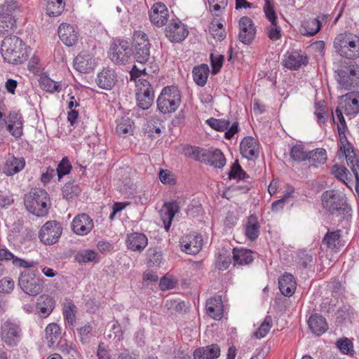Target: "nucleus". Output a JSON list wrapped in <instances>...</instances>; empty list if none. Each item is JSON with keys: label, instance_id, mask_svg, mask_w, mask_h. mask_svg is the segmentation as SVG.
Here are the masks:
<instances>
[{"label": "nucleus", "instance_id": "nucleus-1", "mask_svg": "<svg viewBox=\"0 0 359 359\" xmlns=\"http://www.w3.org/2000/svg\"><path fill=\"white\" fill-rule=\"evenodd\" d=\"M323 208L339 219L348 220L352 209L347 203L345 194L337 190H327L321 195Z\"/></svg>", "mask_w": 359, "mask_h": 359}, {"label": "nucleus", "instance_id": "nucleus-2", "mask_svg": "<svg viewBox=\"0 0 359 359\" xmlns=\"http://www.w3.org/2000/svg\"><path fill=\"white\" fill-rule=\"evenodd\" d=\"M22 40L17 36H7L2 41L1 53L10 64H22L28 59Z\"/></svg>", "mask_w": 359, "mask_h": 359}, {"label": "nucleus", "instance_id": "nucleus-3", "mask_svg": "<svg viewBox=\"0 0 359 359\" xmlns=\"http://www.w3.org/2000/svg\"><path fill=\"white\" fill-rule=\"evenodd\" d=\"M334 48L341 57L357 59L359 57V36L349 32L340 34L334 39Z\"/></svg>", "mask_w": 359, "mask_h": 359}, {"label": "nucleus", "instance_id": "nucleus-4", "mask_svg": "<svg viewBox=\"0 0 359 359\" xmlns=\"http://www.w3.org/2000/svg\"><path fill=\"white\" fill-rule=\"evenodd\" d=\"M48 193L41 189H33L25 197L27 210L37 217H43L48 213Z\"/></svg>", "mask_w": 359, "mask_h": 359}, {"label": "nucleus", "instance_id": "nucleus-5", "mask_svg": "<svg viewBox=\"0 0 359 359\" xmlns=\"http://www.w3.org/2000/svg\"><path fill=\"white\" fill-rule=\"evenodd\" d=\"M18 285L29 296H37L43 288V280L37 270H27L19 276Z\"/></svg>", "mask_w": 359, "mask_h": 359}, {"label": "nucleus", "instance_id": "nucleus-6", "mask_svg": "<svg viewBox=\"0 0 359 359\" xmlns=\"http://www.w3.org/2000/svg\"><path fill=\"white\" fill-rule=\"evenodd\" d=\"M180 103V92L177 88L174 86L164 87L157 99L158 109L163 114L175 111Z\"/></svg>", "mask_w": 359, "mask_h": 359}, {"label": "nucleus", "instance_id": "nucleus-7", "mask_svg": "<svg viewBox=\"0 0 359 359\" xmlns=\"http://www.w3.org/2000/svg\"><path fill=\"white\" fill-rule=\"evenodd\" d=\"M150 48L147 35L140 31L135 32L131 48L135 61L140 65H145L149 59Z\"/></svg>", "mask_w": 359, "mask_h": 359}, {"label": "nucleus", "instance_id": "nucleus-8", "mask_svg": "<svg viewBox=\"0 0 359 359\" xmlns=\"http://www.w3.org/2000/svg\"><path fill=\"white\" fill-rule=\"evenodd\" d=\"M340 151L345 156L347 165L350 167L355 178V191L359 193V159L356 158L352 144L348 141L345 134L341 132L339 127Z\"/></svg>", "mask_w": 359, "mask_h": 359}, {"label": "nucleus", "instance_id": "nucleus-9", "mask_svg": "<svg viewBox=\"0 0 359 359\" xmlns=\"http://www.w3.org/2000/svg\"><path fill=\"white\" fill-rule=\"evenodd\" d=\"M22 330L19 323L8 319L1 325L0 337L1 340L8 346L18 345L21 337Z\"/></svg>", "mask_w": 359, "mask_h": 359}, {"label": "nucleus", "instance_id": "nucleus-10", "mask_svg": "<svg viewBox=\"0 0 359 359\" xmlns=\"http://www.w3.org/2000/svg\"><path fill=\"white\" fill-rule=\"evenodd\" d=\"M109 58L117 65L126 64L130 59L131 48L129 43L123 39H116L109 50Z\"/></svg>", "mask_w": 359, "mask_h": 359}, {"label": "nucleus", "instance_id": "nucleus-11", "mask_svg": "<svg viewBox=\"0 0 359 359\" xmlns=\"http://www.w3.org/2000/svg\"><path fill=\"white\" fill-rule=\"evenodd\" d=\"M338 82L346 90L359 85V65L351 62L338 71Z\"/></svg>", "mask_w": 359, "mask_h": 359}, {"label": "nucleus", "instance_id": "nucleus-12", "mask_svg": "<svg viewBox=\"0 0 359 359\" xmlns=\"http://www.w3.org/2000/svg\"><path fill=\"white\" fill-rule=\"evenodd\" d=\"M137 91L136 93V100L137 106L143 109H148L152 104L154 98V93L150 83L142 79H139L137 82Z\"/></svg>", "mask_w": 359, "mask_h": 359}, {"label": "nucleus", "instance_id": "nucleus-13", "mask_svg": "<svg viewBox=\"0 0 359 359\" xmlns=\"http://www.w3.org/2000/svg\"><path fill=\"white\" fill-rule=\"evenodd\" d=\"M62 231L61 224L55 220L46 222L39 231L40 241L45 245L55 243L60 237Z\"/></svg>", "mask_w": 359, "mask_h": 359}, {"label": "nucleus", "instance_id": "nucleus-14", "mask_svg": "<svg viewBox=\"0 0 359 359\" xmlns=\"http://www.w3.org/2000/svg\"><path fill=\"white\" fill-rule=\"evenodd\" d=\"M239 41L245 45L252 43L256 34V28L252 20L248 16L242 17L239 20Z\"/></svg>", "mask_w": 359, "mask_h": 359}, {"label": "nucleus", "instance_id": "nucleus-15", "mask_svg": "<svg viewBox=\"0 0 359 359\" xmlns=\"http://www.w3.org/2000/svg\"><path fill=\"white\" fill-rule=\"evenodd\" d=\"M180 243L183 252L189 255H196L202 248L203 238L200 234L191 233L182 236Z\"/></svg>", "mask_w": 359, "mask_h": 359}, {"label": "nucleus", "instance_id": "nucleus-16", "mask_svg": "<svg viewBox=\"0 0 359 359\" xmlns=\"http://www.w3.org/2000/svg\"><path fill=\"white\" fill-rule=\"evenodd\" d=\"M241 155L248 160L256 159L259 155V143L251 136L245 137L240 144Z\"/></svg>", "mask_w": 359, "mask_h": 359}, {"label": "nucleus", "instance_id": "nucleus-17", "mask_svg": "<svg viewBox=\"0 0 359 359\" xmlns=\"http://www.w3.org/2000/svg\"><path fill=\"white\" fill-rule=\"evenodd\" d=\"M166 37L172 42H181L188 35L189 31L179 20H172L165 29Z\"/></svg>", "mask_w": 359, "mask_h": 359}, {"label": "nucleus", "instance_id": "nucleus-18", "mask_svg": "<svg viewBox=\"0 0 359 359\" xmlns=\"http://www.w3.org/2000/svg\"><path fill=\"white\" fill-rule=\"evenodd\" d=\"M307 63V55L297 50L287 52L283 60V66L291 70H297Z\"/></svg>", "mask_w": 359, "mask_h": 359}, {"label": "nucleus", "instance_id": "nucleus-19", "mask_svg": "<svg viewBox=\"0 0 359 359\" xmlns=\"http://www.w3.org/2000/svg\"><path fill=\"white\" fill-rule=\"evenodd\" d=\"M5 126L10 134L15 138L20 137L23 134V118L19 112H10L7 116Z\"/></svg>", "mask_w": 359, "mask_h": 359}, {"label": "nucleus", "instance_id": "nucleus-20", "mask_svg": "<svg viewBox=\"0 0 359 359\" xmlns=\"http://www.w3.org/2000/svg\"><path fill=\"white\" fill-rule=\"evenodd\" d=\"M93 219L85 213L76 216L72 222L73 231L76 234L81 236L88 234L93 229Z\"/></svg>", "mask_w": 359, "mask_h": 359}, {"label": "nucleus", "instance_id": "nucleus-21", "mask_svg": "<svg viewBox=\"0 0 359 359\" xmlns=\"http://www.w3.org/2000/svg\"><path fill=\"white\" fill-rule=\"evenodd\" d=\"M179 210L180 206L177 201L164 203L160 210L159 214L167 231L170 227L175 215L178 212Z\"/></svg>", "mask_w": 359, "mask_h": 359}, {"label": "nucleus", "instance_id": "nucleus-22", "mask_svg": "<svg viewBox=\"0 0 359 359\" xmlns=\"http://www.w3.org/2000/svg\"><path fill=\"white\" fill-rule=\"evenodd\" d=\"M96 65L93 56L86 52L80 53L74 60V68L81 73H89Z\"/></svg>", "mask_w": 359, "mask_h": 359}, {"label": "nucleus", "instance_id": "nucleus-23", "mask_svg": "<svg viewBox=\"0 0 359 359\" xmlns=\"http://www.w3.org/2000/svg\"><path fill=\"white\" fill-rule=\"evenodd\" d=\"M168 10L165 5L161 2L156 3L149 12L151 22L157 27H162L168 20Z\"/></svg>", "mask_w": 359, "mask_h": 359}, {"label": "nucleus", "instance_id": "nucleus-24", "mask_svg": "<svg viewBox=\"0 0 359 359\" xmlns=\"http://www.w3.org/2000/svg\"><path fill=\"white\" fill-rule=\"evenodd\" d=\"M341 104L347 115L359 113V92L352 91L341 96Z\"/></svg>", "mask_w": 359, "mask_h": 359}, {"label": "nucleus", "instance_id": "nucleus-25", "mask_svg": "<svg viewBox=\"0 0 359 359\" xmlns=\"http://www.w3.org/2000/svg\"><path fill=\"white\" fill-rule=\"evenodd\" d=\"M117 81L115 71L110 68H104L97 76L95 82L102 89L111 90Z\"/></svg>", "mask_w": 359, "mask_h": 359}, {"label": "nucleus", "instance_id": "nucleus-26", "mask_svg": "<svg viewBox=\"0 0 359 359\" xmlns=\"http://www.w3.org/2000/svg\"><path fill=\"white\" fill-rule=\"evenodd\" d=\"M147 244L148 239L144 233L134 232L127 236L126 245L128 250L141 252Z\"/></svg>", "mask_w": 359, "mask_h": 359}, {"label": "nucleus", "instance_id": "nucleus-27", "mask_svg": "<svg viewBox=\"0 0 359 359\" xmlns=\"http://www.w3.org/2000/svg\"><path fill=\"white\" fill-rule=\"evenodd\" d=\"M57 32L60 40L67 46L74 45L78 40L77 32L74 27L69 24H61Z\"/></svg>", "mask_w": 359, "mask_h": 359}, {"label": "nucleus", "instance_id": "nucleus-28", "mask_svg": "<svg viewBox=\"0 0 359 359\" xmlns=\"http://www.w3.org/2000/svg\"><path fill=\"white\" fill-rule=\"evenodd\" d=\"M205 309L207 314L215 320H220L223 316V303L221 297H215L207 300Z\"/></svg>", "mask_w": 359, "mask_h": 359}, {"label": "nucleus", "instance_id": "nucleus-29", "mask_svg": "<svg viewBox=\"0 0 359 359\" xmlns=\"http://www.w3.org/2000/svg\"><path fill=\"white\" fill-rule=\"evenodd\" d=\"M25 165L24 158H16L9 155L3 167V172L8 176H11L22 170Z\"/></svg>", "mask_w": 359, "mask_h": 359}, {"label": "nucleus", "instance_id": "nucleus-30", "mask_svg": "<svg viewBox=\"0 0 359 359\" xmlns=\"http://www.w3.org/2000/svg\"><path fill=\"white\" fill-rule=\"evenodd\" d=\"M220 355V347L217 344L200 347L194 352V359H216Z\"/></svg>", "mask_w": 359, "mask_h": 359}, {"label": "nucleus", "instance_id": "nucleus-31", "mask_svg": "<svg viewBox=\"0 0 359 359\" xmlns=\"http://www.w3.org/2000/svg\"><path fill=\"white\" fill-rule=\"evenodd\" d=\"M308 324L311 332L317 336L322 335L328 330L325 318L318 314L312 315L308 320Z\"/></svg>", "mask_w": 359, "mask_h": 359}, {"label": "nucleus", "instance_id": "nucleus-32", "mask_svg": "<svg viewBox=\"0 0 359 359\" xmlns=\"http://www.w3.org/2000/svg\"><path fill=\"white\" fill-rule=\"evenodd\" d=\"M296 282L294 276L290 273H285L278 280L279 289L285 297H291L296 290Z\"/></svg>", "mask_w": 359, "mask_h": 359}, {"label": "nucleus", "instance_id": "nucleus-33", "mask_svg": "<svg viewBox=\"0 0 359 359\" xmlns=\"http://www.w3.org/2000/svg\"><path fill=\"white\" fill-rule=\"evenodd\" d=\"M340 233V230L332 231L328 230L323 239V243L332 250L339 251L343 245Z\"/></svg>", "mask_w": 359, "mask_h": 359}, {"label": "nucleus", "instance_id": "nucleus-34", "mask_svg": "<svg viewBox=\"0 0 359 359\" xmlns=\"http://www.w3.org/2000/svg\"><path fill=\"white\" fill-rule=\"evenodd\" d=\"M259 233L260 225L257 217L255 215H251L245 224V234L250 241H253L258 238Z\"/></svg>", "mask_w": 359, "mask_h": 359}, {"label": "nucleus", "instance_id": "nucleus-35", "mask_svg": "<svg viewBox=\"0 0 359 359\" xmlns=\"http://www.w3.org/2000/svg\"><path fill=\"white\" fill-rule=\"evenodd\" d=\"M46 339L49 348L57 345L61 337V329L57 323H50L45 329Z\"/></svg>", "mask_w": 359, "mask_h": 359}, {"label": "nucleus", "instance_id": "nucleus-36", "mask_svg": "<svg viewBox=\"0 0 359 359\" xmlns=\"http://www.w3.org/2000/svg\"><path fill=\"white\" fill-rule=\"evenodd\" d=\"M0 260H12L13 265L22 268H32L36 264L34 261L27 262L15 257L13 253L4 248L0 249Z\"/></svg>", "mask_w": 359, "mask_h": 359}, {"label": "nucleus", "instance_id": "nucleus-37", "mask_svg": "<svg viewBox=\"0 0 359 359\" xmlns=\"http://www.w3.org/2000/svg\"><path fill=\"white\" fill-rule=\"evenodd\" d=\"M205 163L215 168H222L226 164V158L221 150L218 149H209L207 161Z\"/></svg>", "mask_w": 359, "mask_h": 359}, {"label": "nucleus", "instance_id": "nucleus-38", "mask_svg": "<svg viewBox=\"0 0 359 359\" xmlns=\"http://www.w3.org/2000/svg\"><path fill=\"white\" fill-rule=\"evenodd\" d=\"M253 252L248 249L237 248L233 249V259L238 265H246L250 264L253 259Z\"/></svg>", "mask_w": 359, "mask_h": 359}, {"label": "nucleus", "instance_id": "nucleus-39", "mask_svg": "<svg viewBox=\"0 0 359 359\" xmlns=\"http://www.w3.org/2000/svg\"><path fill=\"white\" fill-rule=\"evenodd\" d=\"M321 28V22L316 18H311L302 22L299 29L301 34L304 36H313Z\"/></svg>", "mask_w": 359, "mask_h": 359}, {"label": "nucleus", "instance_id": "nucleus-40", "mask_svg": "<svg viewBox=\"0 0 359 359\" xmlns=\"http://www.w3.org/2000/svg\"><path fill=\"white\" fill-rule=\"evenodd\" d=\"M37 307L40 313L47 317L55 308V301L48 295H41L37 299Z\"/></svg>", "mask_w": 359, "mask_h": 359}, {"label": "nucleus", "instance_id": "nucleus-41", "mask_svg": "<svg viewBox=\"0 0 359 359\" xmlns=\"http://www.w3.org/2000/svg\"><path fill=\"white\" fill-rule=\"evenodd\" d=\"M210 69L207 65L202 64L193 69V79L199 86H204L207 83Z\"/></svg>", "mask_w": 359, "mask_h": 359}, {"label": "nucleus", "instance_id": "nucleus-42", "mask_svg": "<svg viewBox=\"0 0 359 359\" xmlns=\"http://www.w3.org/2000/svg\"><path fill=\"white\" fill-rule=\"evenodd\" d=\"M116 131L119 136L126 137L133 134V122L128 117H122L116 121Z\"/></svg>", "mask_w": 359, "mask_h": 359}, {"label": "nucleus", "instance_id": "nucleus-43", "mask_svg": "<svg viewBox=\"0 0 359 359\" xmlns=\"http://www.w3.org/2000/svg\"><path fill=\"white\" fill-rule=\"evenodd\" d=\"M307 160L315 166L318 164H324L327 161L326 150L323 148H317L308 151Z\"/></svg>", "mask_w": 359, "mask_h": 359}, {"label": "nucleus", "instance_id": "nucleus-44", "mask_svg": "<svg viewBox=\"0 0 359 359\" xmlns=\"http://www.w3.org/2000/svg\"><path fill=\"white\" fill-rule=\"evenodd\" d=\"M18 9V4L15 0L6 1L0 6V17L13 18V14Z\"/></svg>", "mask_w": 359, "mask_h": 359}, {"label": "nucleus", "instance_id": "nucleus-45", "mask_svg": "<svg viewBox=\"0 0 359 359\" xmlns=\"http://www.w3.org/2000/svg\"><path fill=\"white\" fill-rule=\"evenodd\" d=\"M76 260L79 263L98 262L97 253L92 250H85L79 252L76 257Z\"/></svg>", "mask_w": 359, "mask_h": 359}, {"label": "nucleus", "instance_id": "nucleus-46", "mask_svg": "<svg viewBox=\"0 0 359 359\" xmlns=\"http://www.w3.org/2000/svg\"><path fill=\"white\" fill-rule=\"evenodd\" d=\"M308 151L301 144H295L292 147L290 151V158L296 162H302L307 160Z\"/></svg>", "mask_w": 359, "mask_h": 359}, {"label": "nucleus", "instance_id": "nucleus-47", "mask_svg": "<svg viewBox=\"0 0 359 359\" xmlns=\"http://www.w3.org/2000/svg\"><path fill=\"white\" fill-rule=\"evenodd\" d=\"M272 327V318L271 316H266L264 320L260 325L256 332H254V336L257 339L264 337Z\"/></svg>", "mask_w": 359, "mask_h": 359}, {"label": "nucleus", "instance_id": "nucleus-48", "mask_svg": "<svg viewBox=\"0 0 359 359\" xmlns=\"http://www.w3.org/2000/svg\"><path fill=\"white\" fill-rule=\"evenodd\" d=\"M81 192L79 187L74 182H69L65 184L62 188V195L67 200L72 199Z\"/></svg>", "mask_w": 359, "mask_h": 359}, {"label": "nucleus", "instance_id": "nucleus-49", "mask_svg": "<svg viewBox=\"0 0 359 359\" xmlns=\"http://www.w3.org/2000/svg\"><path fill=\"white\" fill-rule=\"evenodd\" d=\"M40 85L44 90L50 93L59 92L61 89V86L57 82L54 81L48 76L41 78Z\"/></svg>", "mask_w": 359, "mask_h": 359}, {"label": "nucleus", "instance_id": "nucleus-50", "mask_svg": "<svg viewBox=\"0 0 359 359\" xmlns=\"http://www.w3.org/2000/svg\"><path fill=\"white\" fill-rule=\"evenodd\" d=\"M229 178L238 179L239 180H245L246 178H249L248 175L242 169L241 165L236 161L231 167V170L229 173Z\"/></svg>", "mask_w": 359, "mask_h": 359}, {"label": "nucleus", "instance_id": "nucleus-51", "mask_svg": "<svg viewBox=\"0 0 359 359\" xmlns=\"http://www.w3.org/2000/svg\"><path fill=\"white\" fill-rule=\"evenodd\" d=\"M299 264L304 268L313 262V253L311 250H300L297 252Z\"/></svg>", "mask_w": 359, "mask_h": 359}, {"label": "nucleus", "instance_id": "nucleus-52", "mask_svg": "<svg viewBox=\"0 0 359 359\" xmlns=\"http://www.w3.org/2000/svg\"><path fill=\"white\" fill-rule=\"evenodd\" d=\"M206 123L213 129L217 131H224L228 129L230 122L226 119H217L210 118L206 121Z\"/></svg>", "mask_w": 359, "mask_h": 359}, {"label": "nucleus", "instance_id": "nucleus-53", "mask_svg": "<svg viewBox=\"0 0 359 359\" xmlns=\"http://www.w3.org/2000/svg\"><path fill=\"white\" fill-rule=\"evenodd\" d=\"M65 4L47 2L46 13L49 16L56 17L60 15L64 11Z\"/></svg>", "mask_w": 359, "mask_h": 359}, {"label": "nucleus", "instance_id": "nucleus-54", "mask_svg": "<svg viewBox=\"0 0 359 359\" xmlns=\"http://www.w3.org/2000/svg\"><path fill=\"white\" fill-rule=\"evenodd\" d=\"M15 27L14 18L0 17V36Z\"/></svg>", "mask_w": 359, "mask_h": 359}, {"label": "nucleus", "instance_id": "nucleus-55", "mask_svg": "<svg viewBox=\"0 0 359 359\" xmlns=\"http://www.w3.org/2000/svg\"><path fill=\"white\" fill-rule=\"evenodd\" d=\"M72 165L67 157H65L57 165L56 172L59 180L64 176L69 173L72 169Z\"/></svg>", "mask_w": 359, "mask_h": 359}, {"label": "nucleus", "instance_id": "nucleus-56", "mask_svg": "<svg viewBox=\"0 0 359 359\" xmlns=\"http://www.w3.org/2000/svg\"><path fill=\"white\" fill-rule=\"evenodd\" d=\"M337 346L343 353L353 355L354 353L353 343L348 338L339 339Z\"/></svg>", "mask_w": 359, "mask_h": 359}, {"label": "nucleus", "instance_id": "nucleus-57", "mask_svg": "<svg viewBox=\"0 0 359 359\" xmlns=\"http://www.w3.org/2000/svg\"><path fill=\"white\" fill-rule=\"evenodd\" d=\"M208 154V149L200 147H194L191 149V156L195 161L205 163L207 161Z\"/></svg>", "mask_w": 359, "mask_h": 359}, {"label": "nucleus", "instance_id": "nucleus-58", "mask_svg": "<svg viewBox=\"0 0 359 359\" xmlns=\"http://www.w3.org/2000/svg\"><path fill=\"white\" fill-rule=\"evenodd\" d=\"M266 34L268 37L272 41H277L281 37V29L278 25L277 22L271 23L266 27Z\"/></svg>", "mask_w": 359, "mask_h": 359}, {"label": "nucleus", "instance_id": "nucleus-59", "mask_svg": "<svg viewBox=\"0 0 359 359\" xmlns=\"http://www.w3.org/2000/svg\"><path fill=\"white\" fill-rule=\"evenodd\" d=\"M263 9L266 18L271 22V23L277 22V16L274 10V6L270 0H265Z\"/></svg>", "mask_w": 359, "mask_h": 359}, {"label": "nucleus", "instance_id": "nucleus-60", "mask_svg": "<svg viewBox=\"0 0 359 359\" xmlns=\"http://www.w3.org/2000/svg\"><path fill=\"white\" fill-rule=\"evenodd\" d=\"M328 288L332 292L333 296H339L344 290V287L341 283L337 278L332 279L327 285Z\"/></svg>", "mask_w": 359, "mask_h": 359}, {"label": "nucleus", "instance_id": "nucleus-61", "mask_svg": "<svg viewBox=\"0 0 359 359\" xmlns=\"http://www.w3.org/2000/svg\"><path fill=\"white\" fill-rule=\"evenodd\" d=\"M92 327L90 325H86L83 327L78 329V332L80 337V341L82 344H88L92 336Z\"/></svg>", "mask_w": 359, "mask_h": 359}, {"label": "nucleus", "instance_id": "nucleus-62", "mask_svg": "<svg viewBox=\"0 0 359 359\" xmlns=\"http://www.w3.org/2000/svg\"><path fill=\"white\" fill-rule=\"evenodd\" d=\"M210 60L212 66V73L213 74H216L219 72L222 66L224 57L222 55H218L215 56L213 54H211Z\"/></svg>", "mask_w": 359, "mask_h": 359}, {"label": "nucleus", "instance_id": "nucleus-63", "mask_svg": "<svg viewBox=\"0 0 359 359\" xmlns=\"http://www.w3.org/2000/svg\"><path fill=\"white\" fill-rule=\"evenodd\" d=\"M75 309L76 306L74 304L69 303L68 305L65 306L64 311L65 319L70 325H74L76 320Z\"/></svg>", "mask_w": 359, "mask_h": 359}, {"label": "nucleus", "instance_id": "nucleus-64", "mask_svg": "<svg viewBox=\"0 0 359 359\" xmlns=\"http://www.w3.org/2000/svg\"><path fill=\"white\" fill-rule=\"evenodd\" d=\"M14 281L10 278H4L0 280V292L11 293L14 288Z\"/></svg>", "mask_w": 359, "mask_h": 359}]
</instances>
